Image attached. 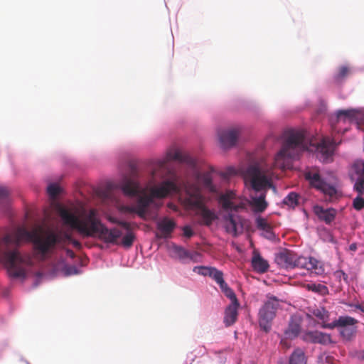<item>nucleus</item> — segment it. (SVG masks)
<instances>
[{
    "label": "nucleus",
    "instance_id": "nucleus-51",
    "mask_svg": "<svg viewBox=\"0 0 364 364\" xmlns=\"http://www.w3.org/2000/svg\"><path fill=\"white\" fill-rule=\"evenodd\" d=\"M325 364H333L331 362V358H329L328 356L326 358V363H325Z\"/></svg>",
    "mask_w": 364,
    "mask_h": 364
},
{
    "label": "nucleus",
    "instance_id": "nucleus-36",
    "mask_svg": "<svg viewBox=\"0 0 364 364\" xmlns=\"http://www.w3.org/2000/svg\"><path fill=\"white\" fill-rule=\"evenodd\" d=\"M60 187L54 183L50 184L47 188L48 194L50 198H55L60 193Z\"/></svg>",
    "mask_w": 364,
    "mask_h": 364
},
{
    "label": "nucleus",
    "instance_id": "nucleus-15",
    "mask_svg": "<svg viewBox=\"0 0 364 364\" xmlns=\"http://www.w3.org/2000/svg\"><path fill=\"white\" fill-rule=\"evenodd\" d=\"M240 304L237 299L231 300V304L225 311L224 323L226 326L234 324L237 318V309Z\"/></svg>",
    "mask_w": 364,
    "mask_h": 364
},
{
    "label": "nucleus",
    "instance_id": "nucleus-40",
    "mask_svg": "<svg viewBox=\"0 0 364 364\" xmlns=\"http://www.w3.org/2000/svg\"><path fill=\"white\" fill-rule=\"evenodd\" d=\"M170 159L179 161H185L186 157L183 155V154L179 151H176L173 154L169 155Z\"/></svg>",
    "mask_w": 364,
    "mask_h": 364
},
{
    "label": "nucleus",
    "instance_id": "nucleus-52",
    "mask_svg": "<svg viewBox=\"0 0 364 364\" xmlns=\"http://www.w3.org/2000/svg\"><path fill=\"white\" fill-rule=\"evenodd\" d=\"M65 239H66V240H68V241H70H70H71V240L73 239L70 235H65Z\"/></svg>",
    "mask_w": 364,
    "mask_h": 364
},
{
    "label": "nucleus",
    "instance_id": "nucleus-4",
    "mask_svg": "<svg viewBox=\"0 0 364 364\" xmlns=\"http://www.w3.org/2000/svg\"><path fill=\"white\" fill-rule=\"evenodd\" d=\"M306 150H310L302 131L289 129L285 132L284 141L274 158V166L284 168L287 161L296 159ZM312 151V149H311Z\"/></svg>",
    "mask_w": 364,
    "mask_h": 364
},
{
    "label": "nucleus",
    "instance_id": "nucleus-31",
    "mask_svg": "<svg viewBox=\"0 0 364 364\" xmlns=\"http://www.w3.org/2000/svg\"><path fill=\"white\" fill-rule=\"evenodd\" d=\"M358 177L356 179L353 190L358 193L359 196L364 195V175H358Z\"/></svg>",
    "mask_w": 364,
    "mask_h": 364
},
{
    "label": "nucleus",
    "instance_id": "nucleus-7",
    "mask_svg": "<svg viewBox=\"0 0 364 364\" xmlns=\"http://www.w3.org/2000/svg\"><path fill=\"white\" fill-rule=\"evenodd\" d=\"M272 171L262 165L255 164L250 165L245 171V178L250 182L252 188L256 192L271 187Z\"/></svg>",
    "mask_w": 364,
    "mask_h": 364
},
{
    "label": "nucleus",
    "instance_id": "nucleus-48",
    "mask_svg": "<svg viewBox=\"0 0 364 364\" xmlns=\"http://www.w3.org/2000/svg\"><path fill=\"white\" fill-rule=\"evenodd\" d=\"M70 242H72V244L73 245V246L75 247H77V248H80L81 247V244L77 240L72 239Z\"/></svg>",
    "mask_w": 364,
    "mask_h": 364
},
{
    "label": "nucleus",
    "instance_id": "nucleus-23",
    "mask_svg": "<svg viewBox=\"0 0 364 364\" xmlns=\"http://www.w3.org/2000/svg\"><path fill=\"white\" fill-rule=\"evenodd\" d=\"M225 228L227 232L236 236L237 234V222L235 215L228 213L225 216Z\"/></svg>",
    "mask_w": 364,
    "mask_h": 364
},
{
    "label": "nucleus",
    "instance_id": "nucleus-2",
    "mask_svg": "<svg viewBox=\"0 0 364 364\" xmlns=\"http://www.w3.org/2000/svg\"><path fill=\"white\" fill-rule=\"evenodd\" d=\"M151 179L146 188H141L139 182L129 178H124L120 187L124 195L129 197L137 196L136 207L138 215L144 218L149 205L153 203L154 198H166L171 192H178L176 183L173 181H164L158 186H155L158 178H163L166 171V161L159 160L151 166Z\"/></svg>",
    "mask_w": 364,
    "mask_h": 364
},
{
    "label": "nucleus",
    "instance_id": "nucleus-24",
    "mask_svg": "<svg viewBox=\"0 0 364 364\" xmlns=\"http://www.w3.org/2000/svg\"><path fill=\"white\" fill-rule=\"evenodd\" d=\"M355 112L354 110H340L337 113L336 121L337 123H350L355 120Z\"/></svg>",
    "mask_w": 364,
    "mask_h": 364
},
{
    "label": "nucleus",
    "instance_id": "nucleus-37",
    "mask_svg": "<svg viewBox=\"0 0 364 364\" xmlns=\"http://www.w3.org/2000/svg\"><path fill=\"white\" fill-rule=\"evenodd\" d=\"M353 168L357 175H364V161H356L353 165Z\"/></svg>",
    "mask_w": 364,
    "mask_h": 364
},
{
    "label": "nucleus",
    "instance_id": "nucleus-41",
    "mask_svg": "<svg viewBox=\"0 0 364 364\" xmlns=\"http://www.w3.org/2000/svg\"><path fill=\"white\" fill-rule=\"evenodd\" d=\"M201 255L200 253L196 251L188 252V256L187 259H190L194 262H198L199 261V259L200 258Z\"/></svg>",
    "mask_w": 364,
    "mask_h": 364
},
{
    "label": "nucleus",
    "instance_id": "nucleus-49",
    "mask_svg": "<svg viewBox=\"0 0 364 364\" xmlns=\"http://www.w3.org/2000/svg\"><path fill=\"white\" fill-rule=\"evenodd\" d=\"M349 250L350 251L355 252L357 250V245H356V243L350 244V245L349 246Z\"/></svg>",
    "mask_w": 364,
    "mask_h": 364
},
{
    "label": "nucleus",
    "instance_id": "nucleus-34",
    "mask_svg": "<svg viewBox=\"0 0 364 364\" xmlns=\"http://www.w3.org/2000/svg\"><path fill=\"white\" fill-rule=\"evenodd\" d=\"M134 240V234L132 232H128L122 237L121 243L125 248H129L132 246Z\"/></svg>",
    "mask_w": 364,
    "mask_h": 364
},
{
    "label": "nucleus",
    "instance_id": "nucleus-5",
    "mask_svg": "<svg viewBox=\"0 0 364 364\" xmlns=\"http://www.w3.org/2000/svg\"><path fill=\"white\" fill-rule=\"evenodd\" d=\"M183 203L188 210H196V215L200 218V224L210 226L218 217L216 214L207 208L204 204V198L196 184H189L186 187V196Z\"/></svg>",
    "mask_w": 364,
    "mask_h": 364
},
{
    "label": "nucleus",
    "instance_id": "nucleus-19",
    "mask_svg": "<svg viewBox=\"0 0 364 364\" xmlns=\"http://www.w3.org/2000/svg\"><path fill=\"white\" fill-rule=\"evenodd\" d=\"M256 225L259 230L263 231L262 235L265 238L270 240L275 238V235L272 230V228L265 218L261 217L257 218L256 219Z\"/></svg>",
    "mask_w": 364,
    "mask_h": 364
},
{
    "label": "nucleus",
    "instance_id": "nucleus-10",
    "mask_svg": "<svg viewBox=\"0 0 364 364\" xmlns=\"http://www.w3.org/2000/svg\"><path fill=\"white\" fill-rule=\"evenodd\" d=\"M335 145L336 142L333 140L330 139L328 137H324L321 142L318 143L316 145L311 144V146L315 148L317 157L321 161L325 162L332 156Z\"/></svg>",
    "mask_w": 364,
    "mask_h": 364
},
{
    "label": "nucleus",
    "instance_id": "nucleus-47",
    "mask_svg": "<svg viewBox=\"0 0 364 364\" xmlns=\"http://www.w3.org/2000/svg\"><path fill=\"white\" fill-rule=\"evenodd\" d=\"M66 255L68 257H69L70 258H74L75 257V252L73 250H69V249L66 250Z\"/></svg>",
    "mask_w": 364,
    "mask_h": 364
},
{
    "label": "nucleus",
    "instance_id": "nucleus-12",
    "mask_svg": "<svg viewBox=\"0 0 364 364\" xmlns=\"http://www.w3.org/2000/svg\"><path fill=\"white\" fill-rule=\"evenodd\" d=\"M302 339L308 343L328 345L332 343L330 334L318 331H308L302 334Z\"/></svg>",
    "mask_w": 364,
    "mask_h": 364
},
{
    "label": "nucleus",
    "instance_id": "nucleus-18",
    "mask_svg": "<svg viewBox=\"0 0 364 364\" xmlns=\"http://www.w3.org/2000/svg\"><path fill=\"white\" fill-rule=\"evenodd\" d=\"M176 227V223L173 220L167 218H164L157 224V228L161 232V237L167 238L170 237L171 232Z\"/></svg>",
    "mask_w": 364,
    "mask_h": 364
},
{
    "label": "nucleus",
    "instance_id": "nucleus-53",
    "mask_svg": "<svg viewBox=\"0 0 364 364\" xmlns=\"http://www.w3.org/2000/svg\"><path fill=\"white\" fill-rule=\"evenodd\" d=\"M360 358L361 360H364V350L360 352Z\"/></svg>",
    "mask_w": 364,
    "mask_h": 364
},
{
    "label": "nucleus",
    "instance_id": "nucleus-22",
    "mask_svg": "<svg viewBox=\"0 0 364 364\" xmlns=\"http://www.w3.org/2000/svg\"><path fill=\"white\" fill-rule=\"evenodd\" d=\"M288 364H307V357L304 351L299 348L294 349L289 357Z\"/></svg>",
    "mask_w": 364,
    "mask_h": 364
},
{
    "label": "nucleus",
    "instance_id": "nucleus-39",
    "mask_svg": "<svg viewBox=\"0 0 364 364\" xmlns=\"http://www.w3.org/2000/svg\"><path fill=\"white\" fill-rule=\"evenodd\" d=\"M210 277L213 278L218 284L221 283L224 280L223 273L216 268L213 269Z\"/></svg>",
    "mask_w": 364,
    "mask_h": 364
},
{
    "label": "nucleus",
    "instance_id": "nucleus-13",
    "mask_svg": "<svg viewBox=\"0 0 364 364\" xmlns=\"http://www.w3.org/2000/svg\"><path fill=\"white\" fill-rule=\"evenodd\" d=\"M189 184H196L198 186L199 189H200V184H201L204 188L208 190L210 192H212V193L216 192V188H215V186L213 184L212 176H211V174L210 172H205L203 173H197L196 174V182H194V183L187 182L184 185L186 193V187ZM200 191L201 192V190H200Z\"/></svg>",
    "mask_w": 364,
    "mask_h": 364
},
{
    "label": "nucleus",
    "instance_id": "nucleus-33",
    "mask_svg": "<svg viewBox=\"0 0 364 364\" xmlns=\"http://www.w3.org/2000/svg\"><path fill=\"white\" fill-rule=\"evenodd\" d=\"M215 267H209L204 266H197L193 268V272L203 276L210 277L211 273Z\"/></svg>",
    "mask_w": 364,
    "mask_h": 364
},
{
    "label": "nucleus",
    "instance_id": "nucleus-6",
    "mask_svg": "<svg viewBox=\"0 0 364 364\" xmlns=\"http://www.w3.org/2000/svg\"><path fill=\"white\" fill-rule=\"evenodd\" d=\"M275 262L282 268L292 269L295 267L303 268L316 274L323 272L320 262L313 257H299L289 250H283L275 256Z\"/></svg>",
    "mask_w": 364,
    "mask_h": 364
},
{
    "label": "nucleus",
    "instance_id": "nucleus-1",
    "mask_svg": "<svg viewBox=\"0 0 364 364\" xmlns=\"http://www.w3.org/2000/svg\"><path fill=\"white\" fill-rule=\"evenodd\" d=\"M23 241L32 242L34 250L41 257H45L60 243L61 237L53 231H28L23 227H18L0 238V262L6 268L9 277L14 279H25L28 267L33 264L30 255L23 254L17 249Z\"/></svg>",
    "mask_w": 364,
    "mask_h": 364
},
{
    "label": "nucleus",
    "instance_id": "nucleus-21",
    "mask_svg": "<svg viewBox=\"0 0 364 364\" xmlns=\"http://www.w3.org/2000/svg\"><path fill=\"white\" fill-rule=\"evenodd\" d=\"M266 195L264 193H261L259 196L251 197V205L255 212L262 213L267 207V203L265 200Z\"/></svg>",
    "mask_w": 364,
    "mask_h": 364
},
{
    "label": "nucleus",
    "instance_id": "nucleus-30",
    "mask_svg": "<svg viewBox=\"0 0 364 364\" xmlns=\"http://www.w3.org/2000/svg\"><path fill=\"white\" fill-rule=\"evenodd\" d=\"M350 73V69L348 66L342 65L338 68L337 73L334 75V80L339 82L346 78Z\"/></svg>",
    "mask_w": 364,
    "mask_h": 364
},
{
    "label": "nucleus",
    "instance_id": "nucleus-8",
    "mask_svg": "<svg viewBox=\"0 0 364 364\" xmlns=\"http://www.w3.org/2000/svg\"><path fill=\"white\" fill-rule=\"evenodd\" d=\"M358 322L357 319L351 316H339L331 323L324 324L323 327L330 329L338 328L339 333L342 339L346 342H350L353 341L356 336L357 327L355 325Z\"/></svg>",
    "mask_w": 364,
    "mask_h": 364
},
{
    "label": "nucleus",
    "instance_id": "nucleus-44",
    "mask_svg": "<svg viewBox=\"0 0 364 364\" xmlns=\"http://www.w3.org/2000/svg\"><path fill=\"white\" fill-rule=\"evenodd\" d=\"M183 231L184 236L186 237L190 238L193 235V232L192 229L191 228V227H189V226L183 227Z\"/></svg>",
    "mask_w": 364,
    "mask_h": 364
},
{
    "label": "nucleus",
    "instance_id": "nucleus-46",
    "mask_svg": "<svg viewBox=\"0 0 364 364\" xmlns=\"http://www.w3.org/2000/svg\"><path fill=\"white\" fill-rule=\"evenodd\" d=\"M118 225L122 226L123 228L129 230L131 228L130 223L126 221H119L118 222Z\"/></svg>",
    "mask_w": 364,
    "mask_h": 364
},
{
    "label": "nucleus",
    "instance_id": "nucleus-35",
    "mask_svg": "<svg viewBox=\"0 0 364 364\" xmlns=\"http://www.w3.org/2000/svg\"><path fill=\"white\" fill-rule=\"evenodd\" d=\"M173 251L177 257L181 260H186L188 259L189 251L180 246H175Z\"/></svg>",
    "mask_w": 364,
    "mask_h": 364
},
{
    "label": "nucleus",
    "instance_id": "nucleus-50",
    "mask_svg": "<svg viewBox=\"0 0 364 364\" xmlns=\"http://www.w3.org/2000/svg\"><path fill=\"white\" fill-rule=\"evenodd\" d=\"M331 127H332V129L334 131V132H340V130L337 129L335 123L333 122V119L331 120Z\"/></svg>",
    "mask_w": 364,
    "mask_h": 364
},
{
    "label": "nucleus",
    "instance_id": "nucleus-42",
    "mask_svg": "<svg viewBox=\"0 0 364 364\" xmlns=\"http://www.w3.org/2000/svg\"><path fill=\"white\" fill-rule=\"evenodd\" d=\"M9 195V190L6 187L0 186V200H6Z\"/></svg>",
    "mask_w": 364,
    "mask_h": 364
},
{
    "label": "nucleus",
    "instance_id": "nucleus-32",
    "mask_svg": "<svg viewBox=\"0 0 364 364\" xmlns=\"http://www.w3.org/2000/svg\"><path fill=\"white\" fill-rule=\"evenodd\" d=\"M220 289L225 294V295L230 300L237 299L234 291L228 287L225 280H223L221 283L218 284Z\"/></svg>",
    "mask_w": 364,
    "mask_h": 364
},
{
    "label": "nucleus",
    "instance_id": "nucleus-28",
    "mask_svg": "<svg viewBox=\"0 0 364 364\" xmlns=\"http://www.w3.org/2000/svg\"><path fill=\"white\" fill-rule=\"evenodd\" d=\"M318 190L323 192L325 195L329 196L330 198H336V188L334 186L326 183L325 181Z\"/></svg>",
    "mask_w": 364,
    "mask_h": 364
},
{
    "label": "nucleus",
    "instance_id": "nucleus-9",
    "mask_svg": "<svg viewBox=\"0 0 364 364\" xmlns=\"http://www.w3.org/2000/svg\"><path fill=\"white\" fill-rule=\"evenodd\" d=\"M279 300L276 297H269L259 311V324L265 332L269 331L272 322L279 308Z\"/></svg>",
    "mask_w": 364,
    "mask_h": 364
},
{
    "label": "nucleus",
    "instance_id": "nucleus-45",
    "mask_svg": "<svg viewBox=\"0 0 364 364\" xmlns=\"http://www.w3.org/2000/svg\"><path fill=\"white\" fill-rule=\"evenodd\" d=\"M347 305L350 307H354L355 309H359L360 311H361L362 312L364 313V306H362L359 304H347Z\"/></svg>",
    "mask_w": 364,
    "mask_h": 364
},
{
    "label": "nucleus",
    "instance_id": "nucleus-17",
    "mask_svg": "<svg viewBox=\"0 0 364 364\" xmlns=\"http://www.w3.org/2000/svg\"><path fill=\"white\" fill-rule=\"evenodd\" d=\"M252 267L257 272L264 273L269 269V264L257 251L255 250L252 258Z\"/></svg>",
    "mask_w": 364,
    "mask_h": 364
},
{
    "label": "nucleus",
    "instance_id": "nucleus-26",
    "mask_svg": "<svg viewBox=\"0 0 364 364\" xmlns=\"http://www.w3.org/2000/svg\"><path fill=\"white\" fill-rule=\"evenodd\" d=\"M311 313L313 316L323 323L322 326L326 324L325 323L328 321L329 317L328 311L323 307L316 308L312 310Z\"/></svg>",
    "mask_w": 364,
    "mask_h": 364
},
{
    "label": "nucleus",
    "instance_id": "nucleus-14",
    "mask_svg": "<svg viewBox=\"0 0 364 364\" xmlns=\"http://www.w3.org/2000/svg\"><path fill=\"white\" fill-rule=\"evenodd\" d=\"M314 210L318 218L327 225H330L335 220L337 215V210L332 208L325 209L321 206L316 205Z\"/></svg>",
    "mask_w": 364,
    "mask_h": 364
},
{
    "label": "nucleus",
    "instance_id": "nucleus-27",
    "mask_svg": "<svg viewBox=\"0 0 364 364\" xmlns=\"http://www.w3.org/2000/svg\"><path fill=\"white\" fill-rule=\"evenodd\" d=\"M306 287L309 290L316 293H318L321 295H326L328 293V287L321 284L311 283L308 284Z\"/></svg>",
    "mask_w": 364,
    "mask_h": 364
},
{
    "label": "nucleus",
    "instance_id": "nucleus-43",
    "mask_svg": "<svg viewBox=\"0 0 364 364\" xmlns=\"http://www.w3.org/2000/svg\"><path fill=\"white\" fill-rule=\"evenodd\" d=\"M124 212L129 213H136L138 215V208L136 206H123L122 208Z\"/></svg>",
    "mask_w": 364,
    "mask_h": 364
},
{
    "label": "nucleus",
    "instance_id": "nucleus-3",
    "mask_svg": "<svg viewBox=\"0 0 364 364\" xmlns=\"http://www.w3.org/2000/svg\"><path fill=\"white\" fill-rule=\"evenodd\" d=\"M58 212L63 224L77 230L83 237L97 235L106 243L117 244L118 239L122 235L120 230L108 229L102 224L95 209L90 210L88 213L81 216L63 207H60Z\"/></svg>",
    "mask_w": 364,
    "mask_h": 364
},
{
    "label": "nucleus",
    "instance_id": "nucleus-11",
    "mask_svg": "<svg viewBox=\"0 0 364 364\" xmlns=\"http://www.w3.org/2000/svg\"><path fill=\"white\" fill-rule=\"evenodd\" d=\"M239 134L240 129L236 127L219 131L218 135L221 146L228 149L235 146L237 141Z\"/></svg>",
    "mask_w": 364,
    "mask_h": 364
},
{
    "label": "nucleus",
    "instance_id": "nucleus-16",
    "mask_svg": "<svg viewBox=\"0 0 364 364\" xmlns=\"http://www.w3.org/2000/svg\"><path fill=\"white\" fill-rule=\"evenodd\" d=\"M304 177L309 181L311 186L316 189H318L324 183L316 168H307L304 172Z\"/></svg>",
    "mask_w": 364,
    "mask_h": 364
},
{
    "label": "nucleus",
    "instance_id": "nucleus-29",
    "mask_svg": "<svg viewBox=\"0 0 364 364\" xmlns=\"http://www.w3.org/2000/svg\"><path fill=\"white\" fill-rule=\"evenodd\" d=\"M298 198H299V196L297 193H296L294 192H291L290 193H289L287 195V196H286L284 198L283 203L291 208H294L299 203Z\"/></svg>",
    "mask_w": 364,
    "mask_h": 364
},
{
    "label": "nucleus",
    "instance_id": "nucleus-20",
    "mask_svg": "<svg viewBox=\"0 0 364 364\" xmlns=\"http://www.w3.org/2000/svg\"><path fill=\"white\" fill-rule=\"evenodd\" d=\"M234 197L235 193L232 191L228 192L220 196V203H221L224 210L237 211V209L240 208L239 205H235L232 201Z\"/></svg>",
    "mask_w": 364,
    "mask_h": 364
},
{
    "label": "nucleus",
    "instance_id": "nucleus-38",
    "mask_svg": "<svg viewBox=\"0 0 364 364\" xmlns=\"http://www.w3.org/2000/svg\"><path fill=\"white\" fill-rule=\"evenodd\" d=\"M353 206L356 210H361L364 208V198L362 196H358L353 201Z\"/></svg>",
    "mask_w": 364,
    "mask_h": 364
},
{
    "label": "nucleus",
    "instance_id": "nucleus-25",
    "mask_svg": "<svg viewBox=\"0 0 364 364\" xmlns=\"http://www.w3.org/2000/svg\"><path fill=\"white\" fill-rule=\"evenodd\" d=\"M301 331L300 323L296 321H291L284 333L287 338L293 339L297 337Z\"/></svg>",
    "mask_w": 364,
    "mask_h": 364
}]
</instances>
